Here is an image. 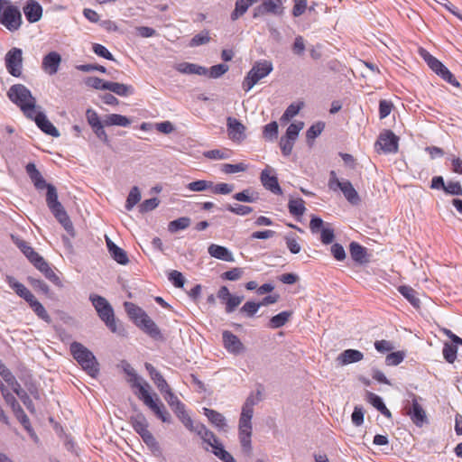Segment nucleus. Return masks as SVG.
I'll list each match as a JSON object with an SVG mask.
<instances>
[{
	"instance_id": "f257e3e1",
	"label": "nucleus",
	"mask_w": 462,
	"mask_h": 462,
	"mask_svg": "<svg viewBox=\"0 0 462 462\" xmlns=\"http://www.w3.org/2000/svg\"><path fill=\"white\" fill-rule=\"evenodd\" d=\"M262 400V392L251 393L243 404L239 421H238V438L242 449L246 454L252 451V418L254 415V407Z\"/></svg>"
},
{
	"instance_id": "f03ea898",
	"label": "nucleus",
	"mask_w": 462,
	"mask_h": 462,
	"mask_svg": "<svg viewBox=\"0 0 462 462\" xmlns=\"http://www.w3.org/2000/svg\"><path fill=\"white\" fill-rule=\"evenodd\" d=\"M8 98L20 107L26 117H32L37 108L36 99L23 84H14L7 91Z\"/></svg>"
},
{
	"instance_id": "7ed1b4c3",
	"label": "nucleus",
	"mask_w": 462,
	"mask_h": 462,
	"mask_svg": "<svg viewBox=\"0 0 462 462\" xmlns=\"http://www.w3.org/2000/svg\"><path fill=\"white\" fill-rule=\"evenodd\" d=\"M69 350L74 359L80 365L82 369L88 375L96 378L99 373V364L94 354L84 345L79 342H72Z\"/></svg>"
},
{
	"instance_id": "20e7f679",
	"label": "nucleus",
	"mask_w": 462,
	"mask_h": 462,
	"mask_svg": "<svg viewBox=\"0 0 462 462\" xmlns=\"http://www.w3.org/2000/svg\"><path fill=\"white\" fill-rule=\"evenodd\" d=\"M46 202L56 219L62 225L64 229L72 234L73 225L61 203L58 200L56 188L51 184L47 188Z\"/></svg>"
},
{
	"instance_id": "39448f33",
	"label": "nucleus",
	"mask_w": 462,
	"mask_h": 462,
	"mask_svg": "<svg viewBox=\"0 0 462 462\" xmlns=\"http://www.w3.org/2000/svg\"><path fill=\"white\" fill-rule=\"evenodd\" d=\"M89 300L95 307L98 317L106 323L108 328L114 332L122 334L123 328L118 327L114 315V310L109 302L102 296L90 295Z\"/></svg>"
},
{
	"instance_id": "423d86ee",
	"label": "nucleus",
	"mask_w": 462,
	"mask_h": 462,
	"mask_svg": "<svg viewBox=\"0 0 462 462\" xmlns=\"http://www.w3.org/2000/svg\"><path fill=\"white\" fill-rule=\"evenodd\" d=\"M0 23L10 32L18 31L23 23L19 8L10 0H0Z\"/></svg>"
},
{
	"instance_id": "0eeeda50",
	"label": "nucleus",
	"mask_w": 462,
	"mask_h": 462,
	"mask_svg": "<svg viewBox=\"0 0 462 462\" xmlns=\"http://www.w3.org/2000/svg\"><path fill=\"white\" fill-rule=\"evenodd\" d=\"M273 69V64L269 60L256 61L249 70L243 81V88L248 92L262 79L268 76Z\"/></svg>"
},
{
	"instance_id": "6e6552de",
	"label": "nucleus",
	"mask_w": 462,
	"mask_h": 462,
	"mask_svg": "<svg viewBox=\"0 0 462 462\" xmlns=\"http://www.w3.org/2000/svg\"><path fill=\"white\" fill-rule=\"evenodd\" d=\"M155 399L152 398L147 389H141V399L143 403L163 422H171V415L166 410L164 404L155 394Z\"/></svg>"
},
{
	"instance_id": "1a4fd4ad",
	"label": "nucleus",
	"mask_w": 462,
	"mask_h": 462,
	"mask_svg": "<svg viewBox=\"0 0 462 462\" xmlns=\"http://www.w3.org/2000/svg\"><path fill=\"white\" fill-rule=\"evenodd\" d=\"M23 51L20 48L14 47L7 51L5 57V62L7 71L15 78L22 75L23 69Z\"/></svg>"
},
{
	"instance_id": "9d476101",
	"label": "nucleus",
	"mask_w": 462,
	"mask_h": 462,
	"mask_svg": "<svg viewBox=\"0 0 462 462\" xmlns=\"http://www.w3.org/2000/svg\"><path fill=\"white\" fill-rule=\"evenodd\" d=\"M284 14V7L282 0H262V3L255 6L253 17L258 18L266 14L282 16Z\"/></svg>"
},
{
	"instance_id": "9b49d317",
	"label": "nucleus",
	"mask_w": 462,
	"mask_h": 462,
	"mask_svg": "<svg viewBox=\"0 0 462 462\" xmlns=\"http://www.w3.org/2000/svg\"><path fill=\"white\" fill-rule=\"evenodd\" d=\"M260 180L263 186L266 189L276 195L282 194V188L278 182V178L276 177L274 170L272 167L266 166V168L262 171Z\"/></svg>"
},
{
	"instance_id": "f8f14e48",
	"label": "nucleus",
	"mask_w": 462,
	"mask_h": 462,
	"mask_svg": "<svg viewBox=\"0 0 462 462\" xmlns=\"http://www.w3.org/2000/svg\"><path fill=\"white\" fill-rule=\"evenodd\" d=\"M398 141L399 138L391 130H385L380 134L375 146H379L386 153L396 152L398 151Z\"/></svg>"
},
{
	"instance_id": "ddd939ff",
	"label": "nucleus",
	"mask_w": 462,
	"mask_h": 462,
	"mask_svg": "<svg viewBox=\"0 0 462 462\" xmlns=\"http://www.w3.org/2000/svg\"><path fill=\"white\" fill-rule=\"evenodd\" d=\"M29 118L33 120L37 126L46 134L53 137L60 136L59 130L52 125L51 122L49 121L45 114L38 110V108L35 110L33 116Z\"/></svg>"
},
{
	"instance_id": "4468645a",
	"label": "nucleus",
	"mask_w": 462,
	"mask_h": 462,
	"mask_svg": "<svg viewBox=\"0 0 462 462\" xmlns=\"http://www.w3.org/2000/svg\"><path fill=\"white\" fill-rule=\"evenodd\" d=\"M226 126L228 136L232 141L240 143L245 139V126L237 119L227 117Z\"/></svg>"
},
{
	"instance_id": "2eb2a0df",
	"label": "nucleus",
	"mask_w": 462,
	"mask_h": 462,
	"mask_svg": "<svg viewBox=\"0 0 462 462\" xmlns=\"http://www.w3.org/2000/svg\"><path fill=\"white\" fill-rule=\"evenodd\" d=\"M61 60L59 52L51 51L42 58V69L46 74L52 76L58 72Z\"/></svg>"
},
{
	"instance_id": "dca6fc26",
	"label": "nucleus",
	"mask_w": 462,
	"mask_h": 462,
	"mask_svg": "<svg viewBox=\"0 0 462 462\" xmlns=\"http://www.w3.org/2000/svg\"><path fill=\"white\" fill-rule=\"evenodd\" d=\"M406 409L408 410V415L415 425L421 427L425 422H427L426 412L422 406L418 402L415 395H413L411 406L406 407Z\"/></svg>"
},
{
	"instance_id": "f3484780",
	"label": "nucleus",
	"mask_w": 462,
	"mask_h": 462,
	"mask_svg": "<svg viewBox=\"0 0 462 462\" xmlns=\"http://www.w3.org/2000/svg\"><path fill=\"white\" fill-rule=\"evenodd\" d=\"M222 337L224 346L229 353L238 355L244 351V345L242 344L240 339L232 332L224 331Z\"/></svg>"
},
{
	"instance_id": "a211bd4d",
	"label": "nucleus",
	"mask_w": 462,
	"mask_h": 462,
	"mask_svg": "<svg viewBox=\"0 0 462 462\" xmlns=\"http://www.w3.org/2000/svg\"><path fill=\"white\" fill-rule=\"evenodd\" d=\"M124 372L128 375V382L131 383L132 387L137 388L139 393L141 394V389H150L149 383L141 378L135 370L131 366L130 364L124 362L123 363Z\"/></svg>"
},
{
	"instance_id": "6ab92c4d",
	"label": "nucleus",
	"mask_w": 462,
	"mask_h": 462,
	"mask_svg": "<svg viewBox=\"0 0 462 462\" xmlns=\"http://www.w3.org/2000/svg\"><path fill=\"white\" fill-rule=\"evenodd\" d=\"M145 368L148 371L151 379L153 381L154 384L162 395L166 394L168 391H171L162 374L157 371L152 364L145 363Z\"/></svg>"
},
{
	"instance_id": "aec40b11",
	"label": "nucleus",
	"mask_w": 462,
	"mask_h": 462,
	"mask_svg": "<svg viewBox=\"0 0 462 462\" xmlns=\"http://www.w3.org/2000/svg\"><path fill=\"white\" fill-rule=\"evenodd\" d=\"M23 10L27 21L31 23L40 21L42 16V7L35 0L27 1Z\"/></svg>"
},
{
	"instance_id": "412c9836",
	"label": "nucleus",
	"mask_w": 462,
	"mask_h": 462,
	"mask_svg": "<svg viewBox=\"0 0 462 462\" xmlns=\"http://www.w3.org/2000/svg\"><path fill=\"white\" fill-rule=\"evenodd\" d=\"M6 282L12 288L15 293L23 298L26 302L32 301V299H33L35 296L20 282H18L14 277L13 276H6L5 278Z\"/></svg>"
},
{
	"instance_id": "4be33fe9",
	"label": "nucleus",
	"mask_w": 462,
	"mask_h": 462,
	"mask_svg": "<svg viewBox=\"0 0 462 462\" xmlns=\"http://www.w3.org/2000/svg\"><path fill=\"white\" fill-rule=\"evenodd\" d=\"M349 253L353 261L360 265L369 262L367 249L356 242L350 243Z\"/></svg>"
},
{
	"instance_id": "5701e85b",
	"label": "nucleus",
	"mask_w": 462,
	"mask_h": 462,
	"mask_svg": "<svg viewBox=\"0 0 462 462\" xmlns=\"http://www.w3.org/2000/svg\"><path fill=\"white\" fill-rule=\"evenodd\" d=\"M106 245L111 257L117 262L119 264L125 265L128 263L129 259L126 252L117 246L108 237H106Z\"/></svg>"
},
{
	"instance_id": "b1692460",
	"label": "nucleus",
	"mask_w": 462,
	"mask_h": 462,
	"mask_svg": "<svg viewBox=\"0 0 462 462\" xmlns=\"http://www.w3.org/2000/svg\"><path fill=\"white\" fill-rule=\"evenodd\" d=\"M26 172L37 189H44L50 184L45 181L34 163L30 162L25 167Z\"/></svg>"
},
{
	"instance_id": "393cba45",
	"label": "nucleus",
	"mask_w": 462,
	"mask_h": 462,
	"mask_svg": "<svg viewBox=\"0 0 462 462\" xmlns=\"http://www.w3.org/2000/svg\"><path fill=\"white\" fill-rule=\"evenodd\" d=\"M208 251L212 257L217 259L226 262L235 261L233 254L225 246L212 244L208 246Z\"/></svg>"
},
{
	"instance_id": "a878e982",
	"label": "nucleus",
	"mask_w": 462,
	"mask_h": 462,
	"mask_svg": "<svg viewBox=\"0 0 462 462\" xmlns=\"http://www.w3.org/2000/svg\"><path fill=\"white\" fill-rule=\"evenodd\" d=\"M364 358L361 351L356 349H346L343 351L337 357L340 365H345L351 363H356Z\"/></svg>"
},
{
	"instance_id": "bb28decb",
	"label": "nucleus",
	"mask_w": 462,
	"mask_h": 462,
	"mask_svg": "<svg viewBox=\"0 0 462 462\" xmlns=\"http://www.w3.org/2000/svg\"><path fill=\"white\" fill-rule=\"evenodd\" d=\"M175 69L182 74L206 75L208 73V69L205 67L189 62L179 63Z\"/></svg>"
},
{
	"instance_id": "cd10ccee",
	"label": "nucleus",
	"mask_w": 462,
	"mask_h": 462,
	"mask_svg": "<svg viewBox=\"0 0 462 462\" xmlns=\"http://www.w3.org/2000/svg\"><path fill=\"white\" fill-rule=\"evenodd\" d=\"M204 414L208 417L209 421L217 429L221 430H226L227 424L226 418L224 417L223 414L208 408H204Z\"/></svg>"
},
{
	"instance_id": "c85d7f7f",
	"label": "nucleus",
	"mask_w": 462,
	"mask_h": 462,
	"mask_svg": "<svg viewBox=\"0 0 462 462\" xmlns=\"http://www.w3.org/2000/svg\"><path fill=\"white\" fill-rule=\"evenodd\" d=\"M140 321L141 322L137 325V327L142 328L145 333L153 338L161 337V331L158 326L148 315L144 316V319H141Z\"/></svg>"
},
{
	"instance_id": "c756f323",
	"label": "nucleus",
	"mask_w": 462,
	"mask_h": 462,
	"mask_svg": "<svg viewBox=\"0 0 462 462\" xmlns=\"http://www.w3.org/2000/svg\"><path fill=\"white\" fill-rule=\"evenodd\" d=\"M195 432L200 436L204 442L208 443L211 448L217 444L219 439L217 437L209 430H208L203 424H196Z\"/></svg>"
},
{
	"instance_id": "7c9ffc66",
	"label": "nucleus",
	"mask_w": 462,
	"mask_h": 462,
	"mask_svg": "<svg viewBox=\"0 0 462 462\" xmlns=\"http://www.w3.org/2000/svg\"><path fill=\"white\" fill-rule=\"evenodd\" d=\"M125 309L129 318L134 322L136 326L140 324L141 319H144V316H147V314L140 307L133 302H125Z\"/></svg>"
},
{
	"instance_id": "2f4dec72",
	"label": "nucleus",
	"mask_w": 462,
	"mask_h": 462,
	"mask_svg": "<svg viewBox=\"0 0 462 462\" xmlns=\"http://www.w3.org/2000/svg\"><path fill=\"white\" fill-rule=\"evenodd\" d=\"M398 291L415 309H420V300L414 289L410 286L402 285L399 286Z\"/></svg>"
},
{
	"instance_id": "473e14b6",
	"label": "nucleus",
	"mask_w": 462,
	"mask_h": 462,
	"mask_svg": "<svg viewBox=\"0 0 462 462\" xmlns=\"http://www.w3.org/2000/svg\"><path fill=\"white\" fill-rule=\"evenodd\" d=\"M258 2V0H236L235 9L232 12L230 18L232 21H236L242 15H244L248 8Z\"/></svg>"
},
{
	"instance_id": "72a5a7b5",
	"label": "nucleus",
	"mask_w": 462,
	"mask_h": 462,
	"mask_svg": "<svg viewBox=\"0 0 462 462\" xmlns=\"http://www.w3.org/2000/svg\"><path fill=\"white\" fill-rule=\"evenodd\" d=\"M106 89L120 97H127L134 94V88L132 86L118 82H108Z\"/></svg>"
},
{
	"instance_id": "f704fd0d",
	"label": "nucleus",
	"mask_w": 462,
	"mask_h": 462,
	"mask_svg": "<svg viewBox=\"0 0 462 462\" xmlns=\"http://www.w3.org/2000/svg\"><path fill=\"white\" fill-rule=\"evenodd\" d=\"M340 189L351 204L356 205L360 202V197L349 180H344Z\"/></svg>"
},
{
	"instance_id": "c9c22d12",
	"label": "nucleus",
	"mask_w": 462,
	"mask_h": 462,
	"mask_svg": "<svg viewBox=\"0 0 462 462\" xmlns=\"http://www.w3.org/2000/svg\"><path fill=\"white\" fill-rule=\"evenodd\" d=\"M28 304L39 319H42L48 324L51 323V316L43 305L39 300H37L35 297L32 299V301H29Z\"/></svg>"
},
{
	"instance_id": "e433bc0d",
	"label": "nucleus",
	"mask_w": 462,
	"mask_h": 462,
	"mask_svg": "<svg viewBox=\"0 0 462 462\" xmlns=\"http://www.w3.org/2000/svg\"><path fill=\"white\" fill-rule=\"evenodd\" d=\"M130 124H131V120L128 117L122 116V115H118V114L107 115L106 116V118L104 119V125L106 126L119 125V126L126 127V126H129Z\"/></svg>"
},
{
	"instance_id": "4c0bfd02",
	"label": "nucleus",
	"mask_w": 462,
	"mask_h": 462,
	"mask_svg": "<svg viewBox=\"0 0 462 462\" xmlns=\"http://www.w3.org/2000/svg\"><path fill=\"white\" fill-rule=\"evenodd\" d=\"M131 424L134 430L140 435L144 434L148 430V422L143 414L138 413L131 417Z\"/></svg>"
},
{
	"instance_id": "58836bf2",
	"label": "nucleus",
	"mask_w": 462,
	"mask_h": 462,
	"mask_svg": "<svg viewBox=\"0 0 462 462\" xmlns=\"http://www.w3.org/2000/svg\"><path fill=\"white\" fill-rule=\"evenodd\" d=\"M191 220L188 217H181L172 220L168 225V230L171 233H176L180 230H184L189 226Z\"/></svg>"
},
{
	"instance_id": "ea45409f",
	"label": "nucleus",
	"mask_w": 462,
	"mask_h": 462,
	"mask_svg": "<svg viewBox=\"0 0 462 462\" xmlns=\"http://www.w3.org/2000/svg\"><path fill=\"white\" fill-rule=\"evenodd\" d=\"M289 211L292 216L300 217L305 213L306 208L302 199H291L288 204Z\"/></svg>"
},
{
	"instance_id": "a19ab883",
	"label": "nucleus",
	"mask_w": 462,
	"mask_h": 462,
	"mask_svg": "<svg viewBox=\"0 0 462 462\" xmlns=\"http://www.w3.org/2000/svg\"><path fill=\"white\" fill-rule=\"evenodd\" d=\"M0 392L5 402L11 407L12 411L17 410L21 405L15 397L9 392L7 387L0 381Z\"/></svg>"
},
{
	"instance_id": "79ce46f5",
	"label": "nucleus",
	"mask_w": 462,
	"mask_h": 462,
	"mask_svg": "<svg viewBox=\"0 0 462 462\" xmlns=\"http://www.w3.org/2000/svg\"><path fill=\"white\" fill-rule=\"evenodd\" d=\"M421 56L423 57L424 60L427 62L428 66L436 73H439V71L444 68L445 66L435 57H433L431 54H430L428 51L422 50L420 51Z\"/></svg>"
},
{
	"instance_id": "37998d69",
	"label": "nucleus",
	"mask_w": 462,
	"mask_h": 462,
	"mask_svg": "<svg viewBox=\"0 0 462 462\" xmlns=\"http://www.w3.org/2000/svg\"><path fill=\"white\" fill-rule=\"evenodd\" d=\"M39 271L44 274V276L51 281L56 286L61 288L63 286L60 277L54 273V271L50 267L49 263L46 262L45 266L42 265Z\"/></svg>"
},
{
	"instance_id": "c03bdc74",
	"label": "nucleus",
	"mask_w": 462,
	"mask_h": 462,
	"mask_svg": "<svg viewBox=\"0 0 462 462\" xmlns=\"http://www.w3.org/2000/svg\"><path fill=\"white\" fill-rule=\"evenodd\" d=\"M291 314V313L289 311L280 312L270 319L269 326L273 328H279L282 327L289 320Z\"/></svg>"
},
{
	"instance_id": "a18cd8bd",
	"label": "nucleus",
	"mask_w": 462,
	"mask_h": 462,
	"mask_svg": "<svg viewBox=\"0 0 462 462\" xmlns=\"http://www.w3.org/2000/svg\"><path fill=\"white\" fill-rule=\"evenodd\" d=\"M141 199V192L138 187L134 186L131 189L129 195L126 199L125 208L127 210H132L133 208L140 201Z\"/></svg>"
},
{
	"instance_id": "49530a36",
	"label": "nucleus",
	"mask_w": 462,
	"mask_h": 462,
	"mask_svg": "<svg viewBox=\"0 0 462 462\" xmlns=\"http://www.w3.org/2000/svg\"><path fill=\"white\" fill-rule=\"evenodd\" d=\"M143 442L146 444V446L151 449L152 453H160L161 448L153 435L150 432H144V434H142L141 436Z\"/></svg>"
},
{
	"instance_id": "de8ad7c7",
	"label": "nucleus",
	"mask_w": 462,
	"mask_h": 462,
	"mask_svg": "<svg viewBox=\"0 0 462 462\" xmlns=\"http://www.w3.org/2000/svg\"><path fill=\"white\" fill-rule=\"evenodd\" d=\"M163 398L174 412H176L177 410H182V407L185 406L172 391H168V393L163 395Z\"/></svg>"
},
{
	"instance_id": "09e8293b",
	"label": "nucleus",
	"mask_w": 462,
	"mask_h": 462,
	"mask_svg": "<svg viewBox=\"0 0 462 462\" xmlns=\"http://www.w3.org/2000/svg\"><path fill=\"white\" fill-rule=\"evenodd\" d=\"M233 198L237 201L253 203L257 200L258 196L250 189H245L241 192L236 193Z\"/></svg>"
},
{
	"instance_id": "8fccbe9b",
	"label": "nucleus",
	"mask_w": 462,
	"mask_h": 462,
	"mask_svg": "<svg viewBox=\"0 0 462 462\" xmlns=\"http://www.w3.org/2000/svg\"><path fill=\"white\" fill-rule=\"evenodd\" d=\"M16 417V419L21 422L23 428L31 433L32 436V429L31 427L30 420L28 416L25 414L24 411L22 407H19L17 410L13 411Z\"/></svg>"
},
{
	"instance_id": "3c124183",
	"label": "nucleus",
	"mask_w": 462,
	"mask_h": 462,
	"mask_svg": "<svg viewBox=\"0 0 462 462\" xmlns=\"http://www.w3.org/2000/svg\"><path fill=\"white\" fill-rule=\"evenodd\" d=\"M442 353L445 360L449 364H453L457 358V348L456 346L445 343Z\"/></svg>"
},
{
	"instance_id": "603ef678",
	"label": "nucleus",
	"mask_w": 462,
	"mask_h": 462,
	"mask_svg": "<svg viewBox=\"0 0 462 462\" xmlns=\"http://www.w3.org/2000/svg\"><path fill=\"white\" fill-rule=\"evenodd\" d=\"M210 41L209 32L208 31L196 34L189 42V47H197L208 43Z\"/></svg>"
},
{
	"instance_id": "864d4df0",
	"label": "nucleus",
	"mask_w": 462,
	"mask_h": 462,
	"mask_svg": "<svg viewBox=\"0 0 462 462\" xmlns=\"http://www.w3.org/2000/svg\"><path fill=\"white\" fill-rule=\"evenodd\" d=\"M303 126H304L303 122L291 124L286 130V134L284 137L296 141V139L299 135V133L303 128Z\"/></svg>"
},
{
	"instance_id": "5fc2aeb1",
	"label": "nucleus",
	"mask_w": 462,
	"mask_h": 462,
	"mask_svg": "<svg viewBox=\"0 0 462 462\" xmlns=\"http://www.w3.org/2000/svg\"><path fill=\"white\" fill-rule=\"evenodd\" d=\"M211 186H212V181L199 180H196V181H192V182L189 183L187 188L190 191L199 192V191H204V190L209 189V188Z\"/></svg>"
},
{
	"instance_id": "6e6d98bb",
	"label": "nucleus",
	"mask_w": 462,
	"mask_h": 462,
	"mask_svg": "<svg viewBox=\"0 0 462 462\" xmlns=\"http://www.w3.org/2000/svg\"><path fill=\"white\" fill-rule=\"evenodd\" d=\"M247 166L243 163L239 162L236 164H230V163H225L222 165V171L226 174H233L236 172H241L246 171Z\"/></svg>"
},
{
	"instance_id": "4d7b16f0",
	"label": "nucleus",
	"mask_w": 462,
	"mask_h": 462,
	"mask_svg": "<svg viewBox=\"0 0 462 462\" xmlns=\"http://www.w3.org/2000/svg\"><path fill=\"white\" fill-rule=\"evenodd\" d=\"M109 81H103V79L97 77H88L86 79L85 83L87 86L95 89L106 90V87L108 86Z\"/></svg>"
},
{
	"instance_id": "13d9d810",
	"label": "nucleus",
	"mask_w": 462,
	"mask_h": 462,
	"mask_svg": "<svg viewBox=\"0 0 462 462\" xmlns=\"http://www.w3.org/2000/svg\"><path fill=\"white\" fill-rule=\"evenodd\" d=\"M244 300V296L231 295L226 301V312H233L236 307H238Z\"/></svg>"
},
{
	"instance_id": "bf43d9fd",
	"label": "nucleus",
	"mask_w": 462,
	"mask_h": 462,
	"mask_svg": "<svg viewBox=\"0 0 462 462\" xmlns=\"http://www.w3.org/2000/svg\"><path fill=\"white\" fill-rule=\"evenodd\" d=\"M214 194H229L233 191L234 186L227 183H217L214 184L209 188Z\"/></svg>"
},
{
	"instance_id": "052dcab7",
	"label": "nucleus",
	"mask_w": 462,
	"mask_h": 462,
	"mask_svg": "<svg viewBox=\"0 0 462 462\" xmlns=\"http://www.w3.org/2000/svg\"><path fill=\"white\" fill-rule=\"evenodd\" d=\"M325 125L322 122H318L315 125H312L306 133V137L308 140H313L317 136H319L322 131L324 130Z\"/></svg>"
},
{
	"instance_id": "680f3d73",
	"label": "nucleus",
	"mask_w": 462,
	"mask_h": 462,
	"mask_svg": "<svg viewBox=\"0 0 462 462\" xmlns=\"http://www.w3.org/2000/svg\"><path fill=\"white\" fill-rule=\"evenodd\" d=\"M226 209L236 215H238V216H246L253 211V208L251 207L239 205V204H236L234 206L227 205Z\"/></svg>"
},
{
	"instance_id": "e2e57ef3",
	"label": "nucleus",
	"mask_w": 462,
	"mask_h": 462,
	"mask_svg": "<svg viewBox=\"0 0 462 462\" xmlns=\"http://www.w3.org/2000/svg\"><path fill=\"white\" fill-rule=\"evenodd\" d=\"M168 278L176 288H182L186 281L182 273L176 270L170 272Z\"/></svg>"
},
{
	"instance_id": "0e129e2a",
	"label": "nucleus",
	"mask_w": 462,
	"mask_h": 462,
	"mask_svg": "<svg viewBox=\"0 0 462 462\" xmlns=\"http://www.w3.org/2000/svg\"><path fill=\"white\" fill-rule=\"evenodd\" d=\"M243 273H244V270L242 268L235 267L229 271L223 273L221 277L224 280L237 281L242 277Z\"/></svg>"
},
{
	"instance_id": "69168bd1",
	"label": "nucleus",
	"mask_w": 462,
	"mask_h": 462,
	"mask_svg": "<svg viewBox=\"0 0 462 462\" xmlns=\"http://www.w3.org/2000/svg\"><path fill=\"white\" fill-rule=\"evenodd\" d=\"M263 135L265 138L273 140L278 135V124L273 121L263 127Z\"/></svg>"
},
{
	"instance_id": "338daca9",
	"label": "nucleus",
	"mask_w": 462,
	"mask_h": 462,
	"mask_svg": "<svg viewBox=\"0 0 462 462\" xmlns=\"http://www.w3.org/2000/svg\"><path fill=\"white\" fill-rule=\"evenodd\" d=\"M404 354L402 352H393L386 356L385 363L387 365H398L402 362Z\"/></svg>"
},
{
	"instance_id": "774afa93",
	"label": "nucleus",
	"mask_w": 462,
	"mask_h": 462,
	"mask_svg": "<svg viewBox=\"0 0 462 462\" xmlns=\"http://www.w3.org/2000/svg\"><path fill=\"white\" fill-rule=\"evenodd\" d=\"M92 50L95 54L97 56L103 57L109 60H115L114 56L111 54V52L102 44L95 43L93 44Z\"/></svg>"
}]
</instances>
